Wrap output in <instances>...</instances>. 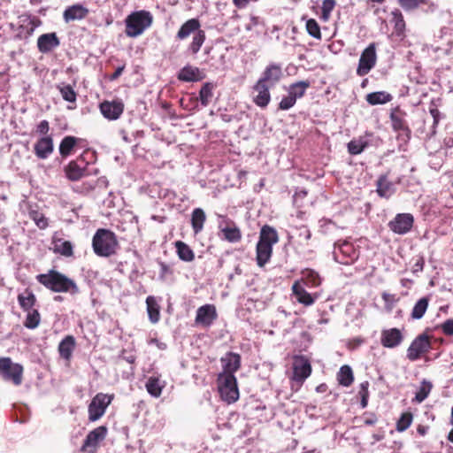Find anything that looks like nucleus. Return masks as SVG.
Listing matches in <instances>:
<instances>
[{
	"label": "nucleus",
	"mask_w": 453,
	"mask_h": 453,
	"mask_svg": "<svg viewBox=\"0 0 453 453\" xmlns=\"http://www.w3.org/2000/svg\"><path fill=\"white\" fill-rule=\"evenodd\" d=\"M36 280L53 292L75 295L80 291L77 284L72 279L56 270H50L47 273L39 274L36 276Z\"/></svg>",
	"instance_id": "f257e3e1"
},
{
	"label": "nucleus",
	"mask_w": 453,
	"mask_h": 453,
	"mask_svg": "<svg viewBox=\"0 0 453 453\" xmlns=\"http://www.w3.org/2000/svg\"><path fill=\"white\" fill-rule=\"evenodd\" d=\"M279 242V235L275 228L265 225L259 233V240L257 243V264L263 267L267 264L273 254V246Z\"/></svg>",
	"instance_id": "f03ea898"
},
{
	"label": "nucleus",
	"mask_w": 453,
	"mask_h": 453,
	"mask_svg": "<svg viewBox=\"0 0 453 453\" xmlns=\"http://www.w3.org/2000/svg\"><path fill=\"white\" fill-rule=\"evenodd\" d=\"M118 241L113 232L100 228L93 236L92 247L99 257H110L115 253Z\"/></svg>",
	"instance_id": "7ed1b4c3"
},
{
	"label": "nucleus",
	"mask_w": 453,
	"mask_h": 453,
	"mask_svg": "<svg viewBox=\"0 0 453 453\" xmlns=\"http://www.w3.org/2000/svg\"><path fill=\"white\" fill-rule=\"evenodd\" d=\"M152 20L153 17L150 12H134L126 18L125 33L128 37H137L151 26Z\"/></svg>",
	"instance_id": "20e7f679"
},
{
	"label": "nucleus",
	"mask_w": 453,
	"mask_h": 453,
	"mask_svg": "<svg viewBox=\"0 0 453 453\" xmlns=\"http://www.w3.org/2000/svg\"><path fill=\"white\" fill-rule=\"evenodd\" d=\"M218 388L223 401L227 403H233L238 400L239 389L234 374H219L218 377Z\"/></svg>",
	"instance_id": "39448f33"
},
{
	"label": "nucleus",
	"mask_w": 453,
	"mask_h": 453,
	"mask_svg": "<svg viewBox=\"0 0 453 453\" xmlns=\"http://www.w3.org/2000/svg\"><path fill=\"white\" fill-rule=\"evenodd\" d=\"M23 367L13 363L10 357L0 358V377L5 381H11L15 386L22 382Z\"/></svg>",
	"instance_id": "423d86ee"
},
{
	"label": "nucleus",
	"mask_w": 453,
	"mask_h": 453,
	"mask_svg": "<svg viewBox=\"0 0 453 453\" xmlns=\"http://www.w3.org/2000/svg\"><path fill=\"white\" fill-rule=\"evenodd\" d=\"M113 395L98 393L88 405V419L92 422L98 420L111 404Z\"/></svg>",
	"instance_id": "0eeeda50"
},
{
	"label": "nucleus",
	"mask_w": 453,
	"mask_h": 453,
	"mask_svg": "<svg viewBox=\"0 0 453 453\" xmlns=\"http://www.w3.org/2000/svg\"><path fill=\"white\" fill-rule=\"evenodd\" d=\"M431 349L430 336L423 333L417 336L407 349V357L411 361L418 360L422 354Z\"/></svg>",
	"instance_id": "6e6552de"
},
{
	"label": "nucleus",
	"mask_w": 453,
	"mask_h": 453,
	"mask_svg": "<svg viewBox=\"0 0 453 453\" xmlns=\"http://www.w3.org/2000/svg\"><path fill=\"white\" fill-rule=\"evenodd\" d=\"M107 434V427L100 426L90 431L81 447V450L88 453H95L99 442L104 440Z\"/></svg>",
	"instance_id": "1a4fd4ad"
},
{
	"label": "nucleus",
	"mask_w": 453,
	"mask_h": 453,
	"mask_svg": "<svg viewBox=\"0 0 453 453\" xmlns=\"http://www.w3.org/2000/svg\"><path fill=\"white\" fill-rule=\"evenodd\" d=\"M376 64V50L373 43L370 44L361 54L357 73L359 76L367 74Z\"/></svg>",
	"instance_id": "9d476101"
},
{
	"label": "nucleus",
	"mask_w": 453,
	"mask_h": 453,
	"mask_svg": "<svg viewBox=\"0 0 453 453\" xmlns=\"http://www.w3.org/2000/svg\"><path fill=\"white\" fill-rule=\"evenodd\" d=\"M414 218L410 213H399L388 223L391 231L398 234H407L412 227Z\"/></svg>",
	"instance_id": "9b49d317"
},
{
	"label": "nucleus",
	"mask_w": 453,
	"mask_h": 453,
	"mask_svg": "<svg viewBox=\"0 0 453 453\" xmlns=\"http://www.w3.org/2000/svg\"><path fill=\"white\" fill-rule=\"evenodd\" d=\"M218 317L217 311L212 304H204L196 311L195 322L196 325L209 327Z\"/></svg>",
	"instance_id": "f8f14e48"
},
{
	"label": "nucleus",
	"mask_w": 453,
	"mask_h": 453,
	"mask_svg": "<svg viewBox=\"0 0 453 453\" xmlns=\"http://www.w3.org/2000/svg\"><path fill=\"white\" fill-rule=\"evenodd\" d=\"M102 115L109 120L118 119L124 111L121 101H104L99 105Z\"/></svg>",
	"instance_id": "ddd939ff"
},
{
	"label": "nucleus",
	"mask_w": 453,
	"mask_h": 453,
	"mask_svg": "<svg viewBox=\"0 0 453 453\" xmlns=\"http://www.w3.org/2000/svg\"><path fill=\"white\" fill-rule=\"evenodd\" d=\"M403 341V335L398 328L384 329L380 335V343L383 347L394 349Z\"/></svg>",
	"instance_id": "4468645a"
},
{
	"label": "nucleus",
	"mask_w": 453,
	"mask_h": 453,
	"mask_svg": "<svg viewBox=\"0 0 453 453\" xmlns=\"http://www.w3.org/2000/svg\"><path fill=\"white\" fill-rule=\"evenodd\" d=\"M311 372L310 362L303 357H296L293 363V378L303 382Z\"/></svg>",
	"instance_id": "2eb2a0df"
},
{
	"label": "nucleus",
	"mask_w": 453,
	"mask_h": 453,
	"mask_svg": "<svg viewBox=\"0 0 453 453\" xmlns=\"http://www.w3.org/2000/svg\"><path fill=\"white\" fill-rule=\"evenodd\" d=\"M271 87H269L268 84H264L262 81H257L255 86L253 87L254 91L257 93V95L253 98V102L261 108H265L270 101H271V95H270V89Z\"/></svg>",
	"instance_id": "dca6fc26"
},
{
	"label": "nucleus",
	"mask_w": 453,
	"mask_h": 453,
	"mask_svg": "<svg viewBox=\"0 0 453 453\" xmlns=\"http://www.w3.org/2000/svg\"><path fill=\"white\" fill-rule=\"evenodd\" d=\"M59 44L60 42L56 33L43 34L37 39V48L42 53H48L58 47Z\"/></svg>",
	"instance_id": "f3484780"
},
{
	"label": "nucleus",
	"mask_w": 453,
	"mask_h": 453,
	"mask_svg": "<svg viewBox=\"0 0 453 453\" xmlns=\"http://www.w3.org/2000/svg\"><path fill=\"white\" fill-rule=\"evenodd\" d=\"M224 372L221 374H234L241 366V356L234 352H227L220 358Z\"/></svg>",
	"instance_id": "a211bd4d"
},
{
	"label": "nucleus",
	"mask_w": 453,
	"mask_h": 453,
	"mask_svg": "<svg viewBox=\"0 0 453 453\" xmlns=\"http://www.w3.org/2000/svg\"><path fill=\"white\" fill-rule=\"evenodd\" d=\"M53 140L50 136L40 138L35 144V154L40 159H46L53 151Z\"/></svg>",
	"instance_id": "6ab92c4d"
},
{
	"label": "nucleus",
	"mask_w": 453,
	"mask_h": 453,
	"mask_svg": "<svg viewBox=\"0 0 453 453\" xmlns=\"http://www.w3.org/2000/svg\"><path fill=\"white\" fill-rule=\"evenodd\" d=\"M281 77V68L276 64L269 65L263 73L262 77L257 81H262L264 84H268L269 87H273Z\"/></svg>",
	"instance_id": "aec40b11"
},
{
	"label": "nucleus",
	"mask_w": 453,
	"mask_h": 453,
	"mask_svg": "<svg viewBox=\"0 0 453 453\" xmlns=\"http://www.w3.org/2000/svg\"><path fill=\"white\" fill-rule=\"evenodd\" d=\"M88 13V10L81 4H73L66 8L64 12V20L68 23L70 21L81 20Z\"/></svg>",
	"instance_id": "412c9836"
},
{
	"label": "nucleus",
	"mask_w": 453,
	"mask_h": 453,
	"mask_svg": "<svg viewBox=\"0 0 453 453\" xmlns=\"http://www.w3.org/2000/svg\"><path fill=\"white\" fill-rule=\"evenodd\" d=\"M377 193L380 197L389 198L395 193L394 184L389 181L386 175H381L377 180Z\"/></svg>",
	"instance_id": "4be33fe9"
},
{
	"label": "nucleus",
	"mask_w": 453,
	"mask_h": 453,
	"mask_svg": "<svg viewBox=\"0 0 453 453\" xmlns=\"http://www.w3.org/2000/svg\"><path fill=\"white\" fill-rule=\"evenodd\" d=\"M198 30H201L199 20L197 19H190L180 27L176 37L180 40H184L191 34H196Z\"/></svg>",
	"instance_id": "5701e85b"
},
{
	"label": "nucleus",
	"mask_w": 453,
	"mask_h": 453,
	"mask_svg": "<svg viewBox=\"0 0 453 453\" xmlns=\"http://www.w3.org/2000/svg\"><path fill=\"white\" fill-rule=\"evenodd\" d=\"M75 347V339L72 335L65 336L58 345V351L65 360H69Z\"/></svg>",
	"instance_id": "b1692460"
},
{
	"label": "nucleus",
	"mask_w": 453,
	"mask_h": 453,
	"mask_svg": "<svg viewBox=\"0 0 453 453\" xmlns=\"http://www.w3.org/2000/svg\"><path fill=\"white\" fill-rule=\"evenodd\" d=\"M147 311L149 319L151 323L156 324L160 319V307L154 296H148L146 298Z\"/></svg>",
	"instance_id": "393cba45"
},
{
	"label": "nucleus",
	"mask_w": 453,
	"mask_h": 453,
	"mask_svg": "<svg viewBox=\"0 0 453 453\" xmlns=\"http://www.w3.org/2000/svg\"><path fill=\"white\" fill-rule=\"evenodd\" d=\"M18 302L22 310L27 312L34 310L33 307L36 303V297L33 292L26 290L25 293L18 296Z\"/></svg>",
	"instance_id": "a878e982"
},
{
	"label": "nucleus",
	"mask_w": 453,
	"mask_h": 453,
	"mask_svg": "<svg viewBox=\"0 0 453 453\" xmlns=\"http://www.w3.org/2000/svg\"><path fill=\"white\" fill-rule=\"evenodd\" d=\"M292 290L299 303L307 306L314 303V298L299 283L296 282L292 287Z\"/></svg>",
	"instance_id": "bb28decb"
},
{
	"label": "nucleus",
	"mask_w": 453,
	"mask_h": 453,
	"mask_svg": "<svg viewBox=\"0 0 453 453\" xmlns=\"http://www.w3.org/2000/svg\"><path fill=\"white\" fill-rule=\"evenodd\" d=\"M65 172L69 180L75 181L83 177L85 168L80 166L76 161H72L65 166Z\"/></svg>",
	"instance_id": "cd10ccee"
},
{
	"label": "nucleus",
	"mask_w": 453,
	"mask_h": 453,
	"mask_svg": "<svg viewBox=\"0 0 453 453\" xmlns=\"http://www.w3.org/2000/svg\"><path fill=\"white\" fill-rule=\"evenodd\" d=\"M205 219H206V215L203 209L196 208L192 211L191 225H192V228L196 234L202 231Z\"/></svg>",
	"instance_id": "c85d7f7f"
},
{
	"label": "nucleus",
	"mask_w": 453,
	"mask_h": 453,
	"mask_svg": "<svg viewBox=\"0 0 453 453\" xmlns=\"http://www.w3.org/2000/svg\"><path fill=\"white\" fill-rule=\"evenodd\" d=\"M392 100V96L385 91H377L366 96V101L371 105L383 104Z\"/></svg>",
	"instance_id": "c756f323"
},
{
	"label": "nucleus",
	"mask_w": 453,
	"mask_h": 453,
	"mask_svg": "<svg viewBox=\"0 0 453 453\" xmlns=\"http://www.w3.org/2000/svg\"><path fill=\"white\" fill-rule=\"evenodd\" d=\"M199 73V69L197 67H193L190 65L184 66L178 74V79L182 81H199L200 78L197 76Z\"/></svg>",
	"instance_id": "7c9ffc66"
},
{
	"label": "nucleus",
	"mask_w": 453,
	"mask_h": 453,
	"mask_svg": "<svg viewBox=\"0 0 453 453\" xmlns=\"http://www.w3.org/2000/svg\"><path fill=\"white\" fill-rule=\"evenodd\" d=\"M311 86L310 81H301L295 82L289 86L288 94L296 100L304 96L306 89Z\"/></svg>",
	"instance_id": "2f4dec72"
},
{
	"label": "nucleus",
	"mask_w": 453,
	"mask_h": 453,
	"mask_svg": "<svg viewBox=\"0 0 453 453\" xmlns=\"http://www.w3.org/2000/svg\"><path fill=\"white\" fill-rule=\"evenodd\" d=\"M339 383L343 387H349L354 380L353 372L350 366L345 365L340 368L337 374Z\"/></svg>",
	"instance_id": "473e14b6"
},
{
	"label": "nucleus",
	"mask_w": 453,
	"mask_h": 453,
	"mask_svg": "<svg viewBox=\"0 0 453 453\" xmlns=\"http://www.w3.org/2000/svg\"><path fill=\"white\" fill-rule=\"evenodd\" d=\"M78 141L79 139L74 136L68 135L64 137L59 144L60 155L64 157L69 156Z\"/></svg>",
	"instance_id": "72a5a7b5"
},
{
	"label": "nucleus",
	"mask_w": 453,
	"mask_h": 453,
	"mask_svg": "<svg viewBox=\"0 0 453 453\" xmlns=\"http://www.w3.org/2000/svg\"><path fill=\"white\" fill-rule=\"evenodd\" d=\"M180 259L185 262H191L195 258L193 250L185 242L178 241L175 243Z\"/></svg>",
	"instance_id": "f704fd0d"
},
{
	"label": "nucleus",
	"mask_w": 453,
	"mask_h": 453,
	"mask_svg": "<svg viewBox=\"0 0 453 453\" xmlns=\"http://www.w3.org/2000/svg\"><path fill=\"white\" fill-rule=\"evenodd\" d=\"M53 250L65 257H71L73 254L72 242L61 239L54 242Z\"/></svg>",
	"instance_id": "c9c22d12"
},
{
	"label": "nucleus",
	"mask_w": 453,
	"mask_h": 453,
	"mask_svg": "<svg viewBox=\"0 0 453 453\" xmlns=\"http://www.w3.org/2000/svg\"><path fill=\"white\" fill-rule=\"evenodd\" d=\"M145 388L151 396L159 397L162 393L164 385L160 383L158 378L150 377L146 381Z\"/></svg>",
	"instance_id": "e433bc0d"
},
{
	"label": "nucleus",
	"mask_w": 453,
	"mask_h": 453,
	"mask_svg": "<svg viewBox=\"0 0 453 453\" xmlns=\"http://www.w3.org/2000/svg\"><path fill=\"white\" fill-rule=\"evenodd\" d=\"M215 86L211 82H206L203 85L199 92V99L203 106H207L212 96H213V89Z\"/></svg>",
	"instance_id": "4c0bfd02"
},
{
	"label": "nucleus",
	"mask_w": 453,
	"mask_h": 453,
	"mask_svg": "<svg viewBox=\"0 0 453 453\" xmlns=\"http://www.w3.org/2000/svg\"><path fill=\"white\" fill-rule=\"evenodd\" d=\"M428 302L427 297H422L415 303L411 314L413 319H420L424 316L428 307Z\"/></svg>",
	"instance_id": "58836bf2"
},
{
	"label": "nucleus",
	"mask_w": 453,
	"mask_h": 453,
	"mask_svg": "<svg viewBox=\"0 0 453 453\" xmlns=\"http://www.w3.org/2000/svg\"><path fill=\"white\" fill-rule=\"evenodd\" d=\"M205 38V32L203 30H198L193 36L188 50L194 55L196 54L203 46Z\"/></svg>",
	"instance_id": "ea45409f"
},
{
	"label": "nucleus",
	"mask_w": 453,
	"mask_h": 453,
	"mask_svg": "<svg viewBox=\"0 0 453 453\" xmlns=\"http://www.w3.org/2000/svg\"><path fill=\"white\" fill-rule=\"evenodd\" d=\"M368 146L366 140L363 138L353 139L348 143V151L351 155H358Z\"/></svg>",
	"instance_id": "a19ab883"
},
{
	"label": "nucleus",
	"mask_w": 453,
	"mask_h": 453,
	"mask_svg": "<svg viewBox=\"0 0 453 453\" xmlns=\"http://www.w3.org/2000/svg\"><path fill=\"white\" fill-rule=\"evenodd\" d=\"M224 239L229 242H237L242 239V233L240 229L234 226L233 227L226 226L221 229Z\"/></svg>",
	"instance_id": "79ce46f5"
},
{
	"label": "nucleus",
	"mask_w": 453,
	"mask_h": 453,
	"mask_svg": "<svg viewBox=\"0 0 453 453\" xmlns=\"http://www.w3.org/2000/svg\"><path fill=\"white\" fill-rule=\"evenodd\" d=\"M392 127L394 130H408L406 122L403 119V113L400 111H393L390 115Z\"/></svg>",
	"instance_id": "37998d69"
},
{
	"label": "nucleus",
	"mask_w": 453,
	"mask_h": 453,
	"mask_svg": "<svg viewBox=\"0 0 453 453\" xmlns=\"http://www.w3.org/2000/svg\"><path fill=\"white\" fill-rule=\"evenodd\" d=\"M27 318L24 322V326L28 329L36 328L41 321V316L38 310L35 309L29 311H27Z\"/></svg>",
	"instance_id": "c03bdc74"
},
{
	"label": "nucleus",
	"mask_w": 453,
	"mask_h": 453,
	"mask_svg": "<svg viewBox=\"0 0 453 453\" xmlns=\"http://www.w3.org/2000/svg\"><path fill=\"white\" fill-rule=\"evenodd\" d=\"M432 383L424 380L421 383L420 388H418V392L415 395V400L418 403H422L425 401V399L428 396L431 389H432Z\"/></svg>",
	"instance_id": "a18cd8bd"
},
{
	"label": "nucleus",
	"mask_w": 453,
	"mask_h": 453,
	"mask_svg": "<svg viewBox=\"0 0 453 453\" xmlns=\"http://www.w3.org/2000/svg\"><path fill=\"white\" fill-rule=\"evenodd\" d=\"M307 33L313 38L320 40L321 32L319 23L314 19H310L306 21Z\"/></svg>",
	"instance_id": "49530a36"
},
{
	"label": "nucleus",
	"mask_w": 453,
	"mask_h": 453,
	"mask_svg": "<svg viewBox=\"0 0 453 453\" xmlns=\"http://www.w3.org/2000/svg\"><path fill=\"white\" fill-rule=\"evenodd\" d=\"M412 422V414L411 412L403 413L396 423V430L403 432L410 427Z\"/></svg>",
	"instance_id": "de8ad7c7"
},
{
	"label": "nucleus",
	"mask_w": 453,
	"mask_h": 453,
	"mask_svg": "<svg viewBox=\"0 0 453 453\" xmlns=\"http://www.w3.org/2000/svg\"><path fill=\"white\" fill-rule=\"evenodd\" d=\"M58 88L64 100L70 103H74L76 101V93L71 85H63Z\"/></svg>",
	"instance_id": "09e8293b"
},
{
	"label": "nucleus",
	"mask_w": 453,
	"mask_h": 453,
	"mask_svg": "<svg viewBox=\"0 0 453 453\" xmlns=\"http://www.w3.org/2000/svg\"><path fill=\"white\" fill-rule=\"evenodd\" d=\"M393 14V22L395 24V29L398 35L402 34L405 29V22L403 20V17L399 11H395L392 12Z\"/></svg>",
	"instance_id": "8fccbe9b"
},
{
	"label": "nucleus",
	"mask_w": 453,
	"mask_h": 453,
	"mask_svg": "<svg viewBox=\"0 0 453 453\" xmlns=\"http://www.w3.org/2000/svg\"><path fill=\"white\" fill-rule=\"evenodd\" d=\"M335 0H324L322 3V15L321 19L324 21H327L332 11L335 6Z\"/></svg>",
	"instance_id": "3c124183"
},
{
	"label": "nucleus",
	"mask_w": 453,
	"mask_h": 453,
	"mask_svg": "<svg viewBox=\"0 0 453 453\" xmlns=\"http://www.w3.org/2000/svg\"><path fill=\"white\" fill-rule=\"evenodd\" d=\"M424 1L425 0H398L401 7L405 11H411L418 8Z\"/></svg>",
	"instance_id": "603ef678"
},
{
	"label": "nucleus",
	"mask_w": 453,
	"mask_h": 453,
	"mask_svg": "<svg viewBox=\"0 0 453 453\" xmlns=\"http://www.w3.org/2000/svg\"><path fill=\"white\" fill-rule=\"evenodd\" d=\"M298 237L300 238L301 245H307L311 237V231L306 226H301L297 229Z\"/></svg>",
	"instance_id": "864d4df0"
},
{
	"label": "nucleus",
	"mask_w": 453,
	"mask_h": 453,
	"mask_svg": "<svg viewBox=\"0 0 453 453\" xmlns=\"http://www.w3.org/2000/svg\"><path fill=\"white\" fill-rule=\"evenodd\" d=\"M296 100L289 94L283 97L279 104V109L286 111L292 108L296 104Z\"/></svg>",
	"instance_id": "5fc2aeb1"
},
{
	"label": "nucleus",
	"mask_w": 453,
	"mask_h": 453,
	"mask_svg": "<svg viewBox=\"0 0 453 453\" xmlns=\"http://www.w3.org/2000/svg\"><path fill=\"white\" fill-rule=\"evenodd\" d=\"M334 249L338 250L342 254L349 256L352 251V245L348 242H343L342 243H335Z\"/></svg>",
	"instance_id": "6e6d98bb"
},
{
	"label": "nucleus",
	"mask_w": 453,
	"mask_h": 453,
	"mask_svg": "<svg viewBox=\"0 0 453 453\" xmlns=\"http://www.w3.org/2000/svg\"><path fill=\"white\" fill-rule=\"evenodd\" d=\"M441 329L445 334L453 335V319H447L441 325Z\"/></svg>",
	"instance_id": "4d7b16f0"
},
{
	"label": "nucleus",
	"mask_w": 453,
	"mask_h": 453,
	"mask_svg": "<svg viewBox=\"0 0 453 453\" xmlns=\"http://www.w3.org/2000/svg\"><path fill=\"white\" fill-rule=\"evenodd\" d=\"M425 260L423 257H419L412 266V273L417 274L423 271Z\"/></svg>",
	"instance_id": "13d9d810"
},
{
	"label": "nucleus",
	"mask_w": 453,
	"mask_h": 453,
	"mask_svg": "<svg viewBox=\"0 0 453 453\" xmlns=\"http://www.w3.org/2000/svg\"><path fill=\"white\" fill-rule=\"evenodd\" d=\"M50 127L47 120H42L37 126V133L46 134L49 132Z\"/></svg>",
	"instance_id": "bf43d9fd"
},
{
	"label": "nucleus",
	"mask_w": 453,
	"mask_h": 453,
	"mask_svg": "<svg viewBox=\"0 0 453 453\" xmlns=\"http://www.w3.org/2000/svg\"><path fill=\"white\" fill-rule=\"evenodd\" d=\"M124 68H125V65H122V66H119L115 72L111 75L110 77V80L111 81H114V80H117L123 73L124 71Z\"/></svg>",
	"instance_id": "052dcab7"
},
{
	"label": "nucleus",
	"mask_w": 453,
	"mask_h": 453,
	"mask_svg": "<svg viewBox=\"0 0 453 453\" xmlns=\"http://www.w3.org/2000/svg\"><path fill=\"white\" fill-rule=\"evenodd\" d=\"M309 275L311 278V283L313 286H319L320 284V278L316 273L311 272Z\"/></svg>",
	"instance_id": "680f3d73"
},
{
	"label": "nucleus",
	"mask_w": 453,
	"mask_h": 453,
	"mask_svg": "<svg viewBox=\"0 0 453 453\" xmlns=\"http://www.w3.org/2000/svg\"><path fill=\"white\" fill-rule=\"evenodd\" d=\"M23 21H24V22H25V21H27V22H28V24H29V25H31V27L27 30V34H28L29 35H31L34 33L35 28V27H36V25L35 24L34 19H31L29 16H27Z\"/></svg>",
	"instance_id": "e2e57ef3"
},
{
	"label": "nucleus",
	"mask_w": 453,
	"mask_h": 453,
	"mask_svg": "<svg viewBox=\"0 0 453 453\" xmlns=\"http://www.w3.org/2000/svg\"><path fill=\"white\" fill-rule=\"evenodd\" d=\"M35 222H36V225L40 227V228H45L48 225L47 223V220L43 218V217H41L40 219H35Z\"/></svg>",
	"instance_id": "0e129e2a"
},
{
	"label": "nucleus",
	"mask_w": 453,
	"mask_h": 453,
	"mask_svg": "<svg viewBox=\"0 0 453 453\" xmlns=\"http://www.w3.org/2000/svg\"><path fill=\"white\" fill-rule=\"evenodd\" d=\"M427 430H428V426H421V425H419V426L417 427V432H418L421 436H424V435L427 433Z\"/></svg>",
	"instance_id": "69168bd1"
},
{
	"label": "nucleus",
	"mask_w": 453,
	"mask_h": 453,
	"mask_svg": "<svg viewBox=\"0 0 453 453\" xmlns=\"http://www.w3.org/2000/svg\"><path fill=\"white\" fill-rule=\"evenodd\" d=\"M430 113H431V115H432V116H433V118H434V124H437V123H438V115H439V111H438V110H436V109H432V110H430Z\"/></svg>",
	"instance_id": "338daca9"
},
{
	"label": "nucleus",
	"mask_w": 453,
	"mask_h": 453,
	"mask_svg": "<svg viewBox=\"0 0 453 453\" xmlns=\"http://www.w3.org/2000/svg\"><path fill=\"white\" fill-rule=\"evenodd\" d=\"M248 2H249V0H234V3L235 4V5H237L239 7L245 5Z\"/></svg>",
	"instance_id": "774afa93"
}]
</instances>
